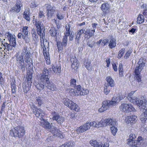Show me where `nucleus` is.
Segmentation results:
<instances>
[{
    "instance_id": "54",
    "label": "nucleus",
    "mask_w": 147,
    "mask_h": 147,
    "mask_svg": "<svg viewBox=\"0 0 147 147\" xmlns=\"http://www.w3.org/2000/svg\"><path fill=\"white\" fill-rule=\"evenodd\" d=\"M87 45L90 47L92 48L95 45V42L94 41L92 42L90 40H89L88 41Z\"/></svg>"
},
{
    "instance_id": "14",
    "label": "nucleus",
    "mask_w": 147,
    "mask_h": 147,
    "mask_svg": "<svg viewBox=\"0 0 147 147\" xmlns=\"http://www.w3.org/2000/svg\"><path fill=\"white\" fill-rule=\"evenodd\" d=\"M108 100L104 101L102 103V107L98 109V111L100 113L104 112L110 108Z\"/></svg>"
},
{
    "instance_id": "39",
    "label": "nucleus",
    "mask_w": 147,
    "mask_h": 147,
    "mask_svg": "<svg viewBox=\"0 0 147 147\" xmlns=\"http://www.w3.org/2000/svg\"><path fill=\"white\" fill-rule=\"evenodd\" d=\"M111 87L109 86H105L104 87V92L106 95H107L109 93Z\"/></svg>"
},
{
    "instance_id": "7",
    "label": "nucleus",
    "mask_w": 147,
    "mask_h": 147,
    "mask_svg": "<svg viewBox=\"0 0 147 147\" xmlns=\"http://www.w3.org/2000/svg\"><path fill=\"white\" fill-rule=\"evenodd\" d=\"M35 24L38 34L40 36L41 38L43 39L45 38V32L43 30V24L41 23V22L40 21H36Z\"/></svg>"
},
{
    "instance_id": "17",
    "label": "nucleus",
    "mask_w": 147,
    "mask_h": 147,
    "mask_svg": "<svg viewBox=\"0 0 147 147\" xmlns=\"http://www.w3.org/2000/svg\"><path fill=\"white\" fill-rule=\"evenodd\" d=\"M40 119L41 121V125L46 129H49L51 126L47 120L44 119L43 117H41Z\"/></svg>"
},
{
    "instance_id": "15",
    "label": "nucleus",
    "mask_w": 147,
    "mask_h": 147,
    "mask_svg": "<svg viewBox=\"0 0 147 147\" xmlns=\"http://www.w3.org/2000/svg\"><path fill=\"white\" fill-rule=\"evenodd\" d=\"M74 88L75 89H71L70 92H73V94L74 95L79 96L82 89L81 86L80 85L76 86Z\"/></svg>"
},
{
    "instance_id": "36",
    "label": "nucleus",
    "mask_w": 147,
    "mask_h": 147,
    "mask_svg": "<svg viewBox=\"0 0 147 147\" xmlns=\"http://www.w3.org/2000/svg\"><path fill=\"white\" fill-rule=\"evenodd\" d=\"M144 18L143 16L141 14H139L137 18V23L141 24L144 22Z\"/></svg>"
},
{
    "instance_id": "31",
    "label": "nucleus",
    "mask_w": 147,
    "mask_h": 147,
    "mask_svg": "<svg viewBox=\"0 0 147 147\" xmlns=\"http://www.w3.org/2000/svg\"><path fill=\"white\" fill-rule=\"evenodd\" d=\"M61 67L60 65H53V73H60L61 72Z\"/></svg>"
},
{
    "instance_id": "46",
    "label": "nucleus",
    "mask_w": 147,
    "mask_h": 147,
    "mask_svg": "<svg viewBox=\"0 0 147 147\" xmlns=\"http://www.w3.org/2000/svg\"><path fill=\"white\" fill-rule=\"evenodd\" d=\"M109 104V105L110 107L111 106H115L117 104L115 101L114 98H113L111 100H108Z\"/></svg>"
},
{
    "instance_id": "1",
    "label": "nucleus",
    "mask_w": 147,
    "mask_h": 147,
    "mask_svg": "<svg viewBox=\"0 0 147 147\" xmlns=\"http://www.w3.org/2000/svg\"><path fill=\"white\" fill-rule=\"evenodd\" d=\"M134 92V91L131 92L128 94L127 97V98L130 102L136 104L139 107H144V108L147 109L146 107V101L145 98L144 97H142L140 99L137 98L133 95ZM142 108L143 109L144 108Z\"/></svg>"
},
{
    "instance_id": "6",
    "label": "nucleus",
    "mask_w": 147,
    "mask_h": 147,
    "mask_svg": "<svg viewBox=\"0 0 147 147\" xmlns=\"http://www.w3.org/2000/svg\"><path fill=\"white\" fill-rule=\"evenodd\" d=\"M63 102L64 105L71 110L78 112L80 109L78 106L69 99L64 98Z\"/></svg>"
},
{
    "instance_id": "28",
    "label": "nucleus",
    "mask_w": 147,
    "mask_h": 147,
    "mask_svg": "<svg viewBox=\"0 0 147 147\" xmlns=\"http://www.w3.org/2000/svg\"><path fill=\"white\" fill-rule=\"evenodd\" d=\"M31 84V83H25L23 84L22 87L24 92L26 93L30 90Z\"/></svg>"
},
{
    "instance_id": "45",
    "label": "nucleus",
    "mask_w": 147,
    "mask_h": 147,
    "mask_svg": "<svg viewBox=\"0 0 147 147\" xmlns=\"http://www.w3.org/2000/svg\"><path fill=\"white\" fill-rule=\"evenodd\" d=\"M67 38L66 36H64L62 40V41L61 42L63 45L64 47H65L67 46Z\"/></svg>"
},
{
    "instance_id": "23",
    "label": "nucleus",
    "mask_w": 147,
    "mask_h": 147,
    "mask_svg": "<svg viewBox=\"0 0 147 147\" xmlns=\"http://www.w3.org/2000/svg\"><path fill=\"white\" fill-rule=\"evenodd\" d=\"M142 112L140 116V120L142 123H144L147 119V109L143 108Z\"/></svg>"
},
{
    "instance_id": "29",
    "label": "nucleus",
    "mask_w": 147,
    "mask_h": 147,
    "mask_svg": "<svg viewBox=\"0 0 147 147\" xmlns=\"http://www.w3.org/2000/svg\"><path fill=\"white\" fill-rule=\"evenodd\" d=\"M106 80L107 82V86H109L111 87H113L115 86V82L114 80L110 76H108L106 78Z\"/></svg>"
},
{
    "instance_id": "27",
    "label": "nucleus",
    "mask_w": 147,
    "mask_h": 147,
    "mask_svg": "<svg viewBox=\"0 0 147 147\" xmlns=\"http://www.w3.org/2000/svg\"><path fill=\"white\" fill-rule=\"evenodd\" d=\"M137 116L135 115H130L128 116L127 120L126 121V123L129 124V123H135L137 121Z\"/></svg>"
},
{
    "instance_id": "19",
    "label": "nucleus",
    "mask_w": 147,
    "mask_h": 147,
    "mask_svg": "<svg viewBox=\"0 0 147 147\" xmlns=\"http://www.w3.org/2000/svg\"><path fill=\"white\" fill-rule=\"evenodd\" d=\"M35 115L36 116L40 118L43 117L45 115V113L43 112L42 110L40 109H36L35 111H33Z\"/></svg>"
},
{
    "instance_id": "10",
    "label": "nucleus",
    "mask_w": 147,
    "mask_h": 147,
    "mask_svg": "<svg viewBox=\"0 0 147 147\" xmlns=\"http://www.w3.org/2000/svg\"><path fill=\"white\" fill-rule=\"evenodd\" d=\"M52 119L53 121H55L59 124H61L65 121V118L59 115V114L55 111L51 113Z\"/></svg>"
},
{
    "instance_id": "41",
    "label": "nucleus",
    "mask_w": 147,
    "mask_h": 147,
    "mask_svg": "<svg viewBox=\"0 0 147 147\" xmlns=\"http://www.w3.org/2000/svg\"><path fill=\"white\" fill-rule=\"evenodd\" d=\"M15 6L16 8V12L18 13L20 11V10L21 6H22V5L21 4V2H19L16 3L15 4Z\"/></svg>"
},
{
    "instance_id": "37",
    "label": "nucleus",
    "mask_w": 147,
    "mask_h": 147,
    "mask_svg": "<svg viewBox=\"0 0 147 147\" xmlns=\"http://www.w3.org/2000/svg\"><path fill=\"white\" fill-rule=\"evenodd\" d=\"M22 38L26 43H29L30 41V38L29 37V34H22Z\"/></svg>"
},
{
    "instance_id": "35",
    "label": "nucleus",
    "mask_w": 147,
    "mask_h": 147,
    "mask_svg": "<svg viewBox=\"0 0 147 147\" xmlns=\"http://www.w3.org/2000/svg\"><path fill=\"white\" fill-rule=\"evenodd\" d=\"M15 36L14 35H13L11 34L8 39L9 42H12V43L13 44V46H14L15 45L16 43V38H15Z\"/></svg>"
},
{
    "instance_id": "22",
    "label": "nucleus",
    "mask_w": 147,
    "mask_h": 147,
    "mask_svg": "<svg viewBox=\"0 0 147 147\" xmlns=\"http://www.w3.org/2000/svg\"><path fill=\"white\" fill-rule=\"evenodd\" d=\"M108 44V46L110 49H112L115 48L116 45V39L113 37H111L109 40Z\"/></svg>"
},
{
    "instance_id": "9",
    "label": "nucleus",
    "mask_w": 147,
    "mask_h": 147,
    "mask_svg": "<svg viewBox=\"0 0 147 147\" xmlns=\"http://www.w3.org/2000/svg\"><path fill=\"white\" fill-rule=\"evenodd\" d=\"M120 110L122 112L128 113L131 111L135 112L136 110L131 104L127 103H122L119 106Z\"/></svg>"
},
{
    "instance_id": "8",
    "label": "nucleus",
    "mask_w": 147,
    "mask_h": 147,
    "mask_svg": "<svg viewBox=\"0 0 147 147\" xmlns=\"http://www.w3.org/2000/svg\"><path fill=\"white\" fill-rule=\"evenodd\" d=\"M16 65L19 69L22 72L25 71L26 64L25 63L23 57L21 55H18L16 57Z\"/></svg>"
},
{
    "instance_id": "44",
    "label": "nucleus",
    "mask_w": 147,
    "mask_h": 147,
    "mask_svg": "<svg viewBox=\"0 0 147 147\" xmlns=\"http://www.w3.org/2000/svg\"><path fill=\"white\" fill-rule=\"evenodd\" d=\"M57 45L59 51H61L64 47L61 42L59 41H57Z\"/></svg>"
},
{
    "instance_id": "3",
    "label": "nucleus",
    "mask_w": 147,
    "mask_h": 147,
    "mask_svg": "<svg viewBox=\"0 0 147 147\" xmlns=\"http://www.w3.org/2000/svg\"><path fill=\"white\" fill-rule=\"evenodd\" d=\"M145 66V63L143 62L139 61L138 62V65H136L135 71V79L134 81L138 82V85L140 84L141 82V76L140 75V73L144 68Z\"/></svg>"
},
{
    "instance_id": "18",
    "label": "nucleus",
    "mask_w": 147,
    "mask_h": 147,
    "mask_svg": "<svg viewBox=\"0 0 147 147\" xmlns=\"http://www.w3.org/2000/svg\"><path fill=\"white\" fill-rule=\"evenodd\" d=\"M95 32L94 29V30L87 29L84 33L85 38L88 39L94 35Z\"/></svg>"
},
{
    "instance_id": "64",
    "label": "nucleus",
    "mask_w": 147,
    "mask_h": 147,
    "mask_svg": "<svg viewBox=\"0 0 147 147\" xmlns=\"http://www.w3.org/2000/svg\"><path fill=\"white\" fill-rule=\"evenodd\" d=\"M2 76V74L0 72V83L1 84H2L3 83V78Z\"/></svg>"
},
{
    "instance_id": "43",
    "label": "nucleus",
    "mask_w": 147,
    "mask_h": 147,
    "mask_svg": "<svg viewBox=\"0 0 147 147\" xmlns=\"http://www.w3.org/2000/svg\"><path fill=\"white\" fill-rule=\"evenodd\" d=\"M73 144L71 142H66L59 147H73Z\"/></svg>"
},
{
    "instance_id": "33",
    "label": "nucleus",
    "mask_w": 147,
    "mask_h": 147,
    "mask_svg": "<svg viewBox=\"0 0 147 147\" xmlns=\"http://www.w3.org/2000/svg\"><path fill=\"white\" fill-rule=\"evenodd\" d=\"M84 65L86 68L89 71H90L92 69V67L90 62L88 59L87 60H86L85 62L84 61Z\"/></svg>"
},
{
    "instance_id": "16",
    "label": "nucleus",
    "mask_w": 147,
    "mask_h": 147,
    "mask_svg": "<svg viewBox=\"0 0 147 147\" xmlns=\"http://www.w3.org/2000/svg\"><path fill=\"white\" fill-rule=\"evenodd\" d=\"M103 124L105 126L107 125H116V122L114 119L113 120L111 118L105 119L104 120Z\"/></svg>"
},
{
    "instance_id": "2",
    "label": "nucleus",
    "mask_w": 147,
    "mask_h": 147,
    "mask_svg": "<svg viewBox=\"0 0 147 147\" xmlns=\"http://www.w3.org/2000/svg\"><path fill=\"white\" fill-rule=\"evenodd\" d=\"M129 138L128 139L127 144L131 147H138L143 142V140L141 137H139L137 140H134L136 136L134 134H131L129 136Z\"/></svg>"
},
{
    "instance_id": "61",
    "label": "nucleus",
    "mask_w": 147,
    "mask_h": 147,
    "mask_svg": "<svg viewBox=\"0 0 147 147\" xmlns=\"http://www.w3.org/2000/svg\"><path fill=\"white\" fill-rule=\"evenodd\" d=\"M81 35L80 34H78L77 33L76 35V40L77 41L78 43L79 42L80 40V38Z\"/></svg>"
},
{
    "instance_id": "52",
    "label": "nucleus",
    "mask_w": 147,
    "mask_h": 147,
    "mask_svg": "<svg viewBox=\"0 0 147 147\" xmlns=\"http://www.w3.org/2000/svg\"><path fill=\"white\" fill-rule=\"evenodd\" d=\"M81 93L79 95H84L87 94L89 93L88 90L87 89H82Z\"/></svg>"
},
{
    "instance_id": "21",
    "label": "nucleus",
    "mask_w": 147,
    "mask_h": 147,
    "mask_svg": "<svg viewBox=\"0 0 147 147\" xmlns=\"http://www.w3.org/2000/svg\"><path fill=\"white\" fill-rule=\"evenodd\" d=\"M72 63L71 67L74 70H76L78 68L79 64L78 62L77 59L75 58H71L70 59Z\"/></svg>"
},
{
    "instance_id": "25",
    "label": "nucleus",
    "mask_w": 147,
    "mask_h": 147,
    "mask_svg": "<svg viewBox=\"0 0 147 147\" xmlns=\"http://www.w3.org/2000/svg\"><path fill=\"white\" fill-rule=\"evenodd\" d=\"M50 131L55 136H57L59 135V130L55 126L51 125L50 128Z\"/></svg>"
},
{
    "instance_id": "34",
    "label": "nucleus",
    "mask_w": 147,
    "mask_h": 147,
    "mask_svg": "<svg viewBox=\"0 0 147 147\" xmlns=\"http://www.w3.org/2000/svg\"><path fill=\"white\" fill-rule=\"evenodd\" d=\"M49 32L51 36L54 37L56 39L57 31L56 29L53 28H52L49 30Z\"/></svg>"
},
{
    "instance_id": "24",
    "label": "nucleus",
    "mask_w": 147,
    "mask_h": 147,
    "mask_svg": "<svg viewBox=\"0 0 147 147\" xmlns=\"http://www.w3.org/2000/svg\"><path fill=\"white\" fill-rule=\"evenodd\" d=\"M36 88L40 91L41 90H44L46 91V87L45 86V83L44 82H42V81H40L39 83L36 84L35 86Z\"/></svg>"
},
{
    "instance_id": "56",
    "label": "nucleus",
    "mask_w": 147,
    "mask_h": 147,
    "mask_svg": "<svg viewBox=\"0 0 147 147\" xmlns=\"http://www.w3.org/2000/svg\"><path fill=\"white\" fill-rule=\"evenodd\" d=\"M125 49H122L119 52L118 56L120 58L121 57L125 52Z\"/></svg>"
},
{
    "instance_id": "51",
    "label": "nucleus",
    "mask_w": 147,
    "mask_h": 147,
    "mask_svg": "<svg viewBox=\"0 0 147 147\" xmlns=\"http://www.w3.org/2000/svg\"><path fill=\"white\" fill-rule=\"evenodd\" d=\"M104 119H102L100 122H98L97 123V127H105L103 124V121Z\"/></svg>"
},
{
    "instance_id": "32",
    "label": "nucleus",
    "mask_w": 147,
    "mask_h": 147,
    "mask_svg": "<svg viewBox=\"0 0 147 147\" xmlns=\"http://www.w3.org/2000/svg\"><path fill=\"white\" fill-rule=\"evenodd\" d=\"M90 144L91 146L94 147H101L102 144L100 142H98L96 140H91L90 141Z\"/></svg>"
},
{
    "instance_id": "48",
    "label": "nucleus",
    "mask_w": 147,
    "mask_h": 147,
    "mask_svg": "<svg viewBox=\"0 0 147 147\" xmlns=\"http://www.w3.org/2000/svg\"><path fill=\"white\" fill-rule=\"evenodd\" d=\"M13 44H12V42H10L8 44V45H7V49L8 51H9V50H11L12 49L13 47H16V45L14 46H13Z\"/></svg>"
},
{
    "instance_id": "13",
    "label": "nucleus",
    "mask_w": 147,
    "mask_h": 147,
    "mask_svg": "<svg viewBox=\"0 0 147 147\" xmlns=\"http://www.w3.org/2000/svg\"><path fill=\"white\" fill-rule=\"evenodd\" d=\"M111 5L109 3L105 2L102 4L100 8L102 11L103 13L104 14H107L109 12L111 8Z\"/></svg>"
},
{
    "instance_id": "60",
    "label": "nucleus",
    "mask_w": 147,
    "mask_h": 147,
    "mask_svg": "<svg viewBox=\"0 0 147 147\" xmlns=\"http://www.w3.org/2000/svg\"><path fill=\"white\" fill-rule=\"evenodd\" d=\"M132 53L131 51H128L125 54L124 57L125 59H127L129 57L130 54Z\"/></svg>"
},
{
    "instance_id": "38",
    "label": "nucleus",
    "mask_w": 147,
    "mask_h": 147,
    "mask_svg": "<svg viewBox=\"0 0 147 147\" xmlns=\"http://www.w3.org/2000/svg\"><path fill=\"white\" fill-rule=\"evenodd\" d=\"M29 14V12L28 11H25L24 12L23 15V17L28 21H29L30 20Z\"/></svg>"
},
{
    "instance_id": "63",
    "label": "nucleus",
    "mask_w": 147,
    "mask_h": 147,
    "mask_svg": "<svg viewBox=\"0 0 147 147\" xmlns=\"http://www.w3.org/2000/svg\"><path fill=\"white\" fill-rule=\"evenodd\" d=\"M85 31L86 30L85 29L82 28L79 30V31L78 32V34H80L81 35L83 33L84 34L85 32Z\"/></svg>"
},
{
    "instance_id": "57",
    "label": "nucleus",
    "mask_w": 147,
    "mask_h": 147,
    "mask_svg": "<svg viewBox=\"0 0 147 147\" xmlns=\"http://www.w3.org/2000/svg\"><path fill=\"white\" fill-rule=\"evenodd\" d=\"M57 18L60 20H62L63 18V17L60 12H57Z\"/></svg>"
},
{
    "instance_id": "5",
    "label": "nucleus",
    "mask_w": 147,
    "mask_h": 147,
    "mask_svg": "<svg viewBox=\"0 0 147 147\" xmlns=\"http://www.w3.org/2000/svg\"><path fill=\"white\" fill-rule=\"evenodd\" d=\"M91 126L97 127V123L95 121L86 123L83 125L78 128L76 130L78 134L83 133L89 129Z\"/></svg>"
},
{
    "instance_id": "47",
    "label": "nucleus",
    "mask_w": 147,
    "mask_h": 147,
    "mask_svg": "<svg viewBox=\"0 0 147 147\" xmlns=\"http://www.w3.org/2000/svg\"><path fill=\"white\" fill-rule=\"evenodd\" d=\"M102 40V42L101 43V45L102 46H104L108 43L109 40L108 39L104 38Z\"/></svg>"
},
{
    "instance_id": "42",
    "label": "nucleus",
    "mask_w": 147,
    "mask_h": 147,
    "mask_svg": "<svg viewBox=\"0 0 147 147\" xmlns=\"http://www.w3.org/2000/svg\"><path fill=\"white\" fill-rule=\"evenodd\" d=\"M66 31L65 33V35L64 36H66V37L69 36L70 34V26L69 25H68V26H66Z\"/></svg>"
},
{
    "instance_id": "49",
    "label": "nucleus",
    "mask_w": 147,
    "mask_h": 147,
    "mask_svg": "<svg viewBox=\"0 0 147 147\" xmlns=\"http://www.w3.org/2000/svg\"><path fill=\"white\" fill-rule=\"evenodd\" d=\"M111 132L113 136H115L117 132V129L116 127L112 126L111 128Z\"/></svg>"
},
{
    "instance_id": "11",
    "label": "nucleus",
    "mask_w": 147,
    "mask_h": 147,
    "mask_svg": "<svg viewBox=\"0 0 147 147\" xmlns=\"http://www.w3.org/2000/svg\"><path fill=\"white\" fill-rule=\"evenodd\" d=\"M45 7L47 9V16L48 19H50L52 18L55 12V7L51 6L49 4H46Z\"/></svg>"
},
{
    "instance_id": "58",
    "label": "nucleus",
    "mask_w": 147,
    "mask_h": 147,
    "mask_svg": "<svg viewBox=\"0 0 147 147\" xmlns=\"http://www.w3.org/2000/svg\"><path fill=\"white\" fill-rule=\"evenodd\" d=\"M32 75H28L27 76L26 78L27 80V82L28 83H31V84L32 83Z\"/></svg>"
},
{
    "instance_id": "4",
    "label": "nucleus",
    "mask_w": 147,
    "mask_h": 147,
    "mask_svg": "<svg viewBox=\"0 0 147 147\" xmlns=\"http://www.w3.org/2000/svg\"><path fill=\"white\" fill-rule=\"evenodd\" d=\"M10 133L12 134L14 137L20 138L22 137L25 133L24 127L22 126H19L16 127L10 131Z\"/></svg>"
},
{
    "instance_id": "59",
    "label": "nucleus",
    "mask_w": 147,
    "mask_h": 147,
    "mask_svg": "<svg viewBox=\"0 0 147 147\" xmlns=\"http://www.w3.org/2000/svg\"><path fill=\"white\" fill-rule=\"evenodd\" d=\"M32 36L33 39L35 40H38V36L36 34V32H34L32 34Z\"/></svg>"
},
{
    "instance_id": "53",
    "label": "nucleus",
    "mask_w": 147,
    "mask_h": 147,
    "mask_svg": "<svg viewBox=\"0 0 147 147\" xmlns=\"http://www.w3.org/2000/svg\"><path fill=\"white\" fill-rule=\"evenodd\" d=\"M36 104H37L39 106H40L42 104L43 102L41 100V98L39 97L36 98Z\"/></svg>"
},
{
    "instance_id": "26",
    "label": "nucleus",
    "mask_w": 147,
    "mask_h": 147,
    "mask_svg": "<svg viewBox=\"0 0 147 147\" xmlns=\"http://www.w3.org/2000/svg\"><path fill=\"white\" fill-rule=\"evenodd\" d=\"M46 87V90L49 89L52 91H54L56 90V88L55 86L52 82H50L49 81L45 84Z\"/></svg>"
},
{
    "instance_id": "30",
    "label": "nucleus",
    "mask_w": 147,
    "mask_h": 147,
    "mask_svg": "<svg viewBox=\"0 0 147 147\" xmlns=\"http://www.w3.org/2000/svg\"><path fill=\"white\" fill-rule=\"evenodd\" d=\"M48 45V43L47 42V41L45 42L43 41V43L42 45H41V47L43 49V55L45 59H48V58H49V57L47 56V51L46 50V47L47 46H45L46 44Z\"/></svg>"
},
{
    "instance_id": "12",
    "label": "nucleus",
    "mask_w": 147,
    "mask_h": 147,
    "mask_svg": "<svg viewBox=\"0 0 147 147\" xmlns=\"http://www.w3.org/2000/svg\"><path fill=\"white\" fill-rule=\"evenodd\" d=\"M48 72V71L46 69H44L42 71V73L40 74V81H42V82H45V84L49 82L50 76Z\"/></svg>"
},
{
    "instance_id": "50",
    "label": "nucleus",
    "mask_w": 147,
    "mask_h": 147,
    "mask_svg": "<svg viewBox=\"0 0 147 147\" xmlns=\"http://www.w3.org/2000/svg\"><path fill=\"white\" fill-rule=\"evenodd\" d=\"M70 86L74 88L76 86V80L74 79H71L70 81Z\"/></svg>"
},
{
    "instance_id": "55",
    "label": "nucleus",
    "mask_w": 147,
    "mask_h": 147,
    "mask_svg": "<svg viewBox=\"0 0 147 147\" xmlns=\"http://www.w3.org/2000/svg\"><path fill=\"white\" fill-rule=\"evenodd\" d=\"M24 57L25 62L28 64H29L30 63V56L25 57Z\"/></svg>"
},
{
    "instance_id": "40",
    "label": "nucleus",
    "mask_w": 147,
    "mask_h": 147,
    "mask_svg": "<svg viewBox=\"0 0 147 147\" xmlns=\"http://www.w3.org/2000/svg\"><path fill=\"white\" fill-rule=\"evenodd\" d=\"M28 29L29 28L28 26H24L22 30V34H28V32L29 31Z\"/></svg>"
},
{
    "instance_id": "20",
    "label": "nucleus",
    "mask_w": 147,
    "mask_h": 147,
    "mask_svg": "<svg viewBox=\"0 0 147 147\" xmlns=\"http://www.w3.org/2000/svg\"><path fill=\"white\" fill-rule=\"evenodd\" d=\"M30 51L27 46L23 47L22 51L21 56L23 57L30 56Z\"/></svg>"
},
{
    "instance_id": "62",
    "label": "nucleus",
    "mask_w": 147,
    "mask_h": 147,
    "mask_svg": "<svg viewBox=\"0 0 147 147\" xmlns=\"http://www.w3.org/2000/svg\"><path fill=\"white\" fill-rule=\"evenodd\" d=\"M113 98H114L115 101L116 102V104L118 103L121 100V99L120 98V97L119 96L116 97L115 98V97H113Z\"/></svg>"
}]
</instances>
